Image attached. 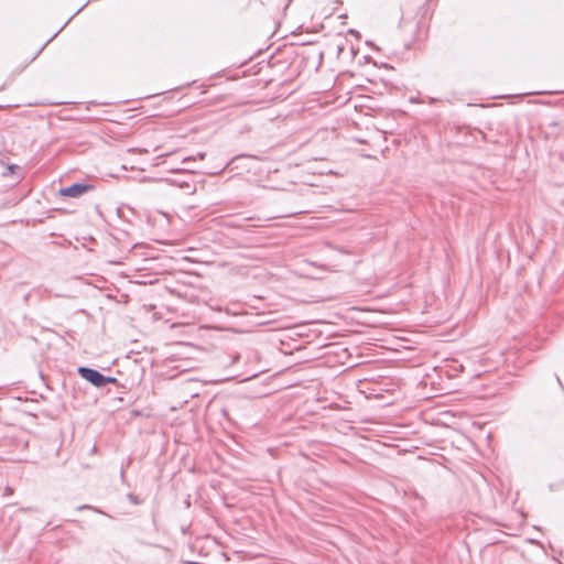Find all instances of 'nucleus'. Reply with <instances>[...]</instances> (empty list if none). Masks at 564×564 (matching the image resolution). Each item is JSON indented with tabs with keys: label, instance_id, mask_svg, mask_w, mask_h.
<instances>
[{
	"label": "nucleus",
	"instance_id": "nucleus-1",
	"mask_svg": "<svg viewBox=\"0 0 564 564\" xmlns=\"http://www.w3.org/2000/svg\"><path fill=\"white\" fill-rule=\"evenodd\" d=\"M77 371L83 379L87 380L96 388H102L107 383L117 382V379L115 377H106L101 372L93 368L79 367Z\"/></svg>",
	"mask_w": 564,
	"mask_h": 564
},
{
	"label": "nucleus",
	"instance_id": "nucleus-2",
	"mask_svg": "<svg viewBox=\"0 0 564 564\" xmlns=\"http://www.w3.org/2000/svg\"><path fill=\"white\" fill-rule=\"evenodd\" d=\"M93 188H94V186L90 184L75 183L70 186L61 188L58 193L61 196L77 198V197L83 196L84 194H86L87 192H89Z\"/></svg>",
	"mask_w": 564,
	"mask_h": 564
},
{
	"label": "nucleus",
	"instance_id": "nucleus-3",
	"mask_svg": "<svg viewBox=\"0 0 564 564\" xmlns=\"http://www.w3.org/2000/svg\"><path fill=\"white\" fill-rule=\"evenodd\" d=\"M18 171H20V166L15 164H9L7 166V172L3 173L4 176L8 174H15Z\"/></svg>",
	"mask_w": 564,
	"mask_h": 564
},
{
	"label": "nucleus",
	"instance_id": "nucleus-4",
	"mask_svg": "<svg viewBox=\"0 0 564 564\" xmlns=\"http://www.w3.org/2000/svg\"><path fill=\"white\" fill-rule=\"evenodd\" d=\"M87 509H94V508L89 505H83V506L78 507V510H87Z\"/></svg>",
	"mask_w": 564,
	"mask_h": 564
},
{
	"label": "nucleus",
	"instance_id": "nucleus-5",
	"mask_svg": "<svg viewBox=\"0 0 564 564\" xmlns=\"http://www.w3.org/2000/svg\"><path fill=\"white\" fill-rule=\"evenodd\" d=\"M301 213H302V212H295V213L288 214V215H285V216H286V217H290V216H294V215H296V214H301Z\"/></svg>",
	"mask_w": 564,
	"mask_h": 564
},
{
	"label": "nucleus",
	"instance_id": "nucleus-6",
	"mask_svg": "<svg viewBox=\"0 0 564 564\" xmlns=\"http://www.w3.org/2000/svg\"><path fill=\"white\" fill-rule=\"evenodd\" d=\"M129 498L135 502L134 497L132 495H129Z\"/></svg>",
	"mask_w": 564,
	"mask_h": 564
}]
</instances>
